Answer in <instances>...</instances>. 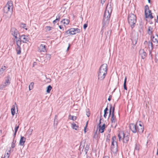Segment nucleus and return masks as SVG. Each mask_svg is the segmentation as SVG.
Returning <instances> with one entry per match:
<instances>
[{
	"mask_svg": "<svg viewBox=\"0 0 158 158\" xmlns=\"http://www.w3.org/2000/svg\"><path fill=\"white\" fill-rule=\"evenodd\" d=\"M112 4L110 2L108 3L105 11L103 18V27L108 25L110 21V18L112 11Z\"/></svg>",
	"mask_w": 158,
	"mask_h": 158,
	"instance_id": "1",
	"label": "nucleus"
},
{
	"mask_svg": "<svg viewBox=\"0 0 158 158\" xmlns=\"http://www.w3.org/2000/svg\"><path fill=\"white\" fill-rule=\"evenodd\" d=\"M130 128L134 133L137 131L139 133H142L144 130L143 124L140 121L137 122L135 125L133 123L131 124L130 125Z\"/></svg>",
	"mask_w": 158,
	"mask_h": 158,
	"instance_id": "2",
	"label": "nucleus"
},
{
	"mask_svg": "<svg viewBox=\"0 0 158 158\" xmlns=\"http://www.w3.org/2000/svg\"><path fill=\"white\" fill-rule=\"evenodd\" d=\"M107 64H104L101 65L98 75V79L99 80L102 81L104 79L107 73Z\"/></svg>",
	"mask_w": 158,
	"mask_h": 158,
	"instance_id": "3",
	"label": "nucleus"
},
{
	"mask_svg": "<svg viewBox=\"0 0 158 158\" xmlns=\"http://www.w3.org/2000/svg\"><path fill=\"white\" fill-rule=\"evenodd\" d=\"M13 4L11 1H8L3 8L4 15L8 18H10L13 10Z\"/></svg>",
	"mask_w": 158,
	"mask_h": 158,
	"instance_id": "4",
	"label": "nucleus"
},
{
	"mask_svg": "<svg viewBox=\"0 0 158 158\" xmlns=\"http://www.w3.org/2000/svg\"><path fill=\"white\" fill-rule=\"evenodd\" d=\"M118 135L119 141L123 139V143H127L129 140V135L127 133L120 132L118 133Z\"/></svg>",
	"mask_w": 158,
	"mask_h": 158,
	"instance_id": "5",
	"label": "nucleus"
},
{
	"mask_svg": "<svg viewBox=\"0 0 158 158\" xmlns=\"http://www.w3.org/2000/svg\"><path fill=\"white\" fill-rule=\"evenodd\" d=\"M128 22L132 29L135 26L136 22V17L135 15L131 13L128 16Z\"/></svg>",
	"mask_w": 158,
	"mask_h": 158,
	"instance_id": "6",
	"label": "nucleus"
},
{
	"mask_svg": "<svg viewBox=\"0 0 158 158\" xmlns=\"http://www.w3.org/2000/svg\"><path fill=\"white\" fill-rule=\"evenodd\" d=\"M115 136L112 137V141L110 147L111 151L114 153H116L118 151V145L117 142L115 141Z\"/></svg>",
	"mask_w": 158,
	"mask_h": 158,
	"instance_id": "7",
	"label": "nucleus"
},
{
	"mask_svg": "<svg viewBox=\"0 0 158 158\" xmlns=\"http://www.w3.org/2000/svg\"><path fill=\"white\" fill-rule=\"evenodd\" d=\"M145 16L146 18H150L151 19L153 18L152 15L151 11L149 9V7L148 5L145 6Z\"/></svg>",
	"mask_w": 158,
	"mask_h": 158,
	"instance_id": "8",
	"label": "nucleus"
},
{
	"mask_svg": "<svg viewBox=\"0 0 158 158\" xmlns=\"http://www.w3.org/2000/svg\"><path fill=\"white\" fill-rule=\"evenodd\" d=\"M46 45L47 44L45 42H42L41 44L38 47L39 51L40 52H46Z\"/></svg>",
	"mask_w": 158,
	"mask_h": 158,
	"instance_id": "9",
	"label": "nucleus"
},
{
	"mask_svg": "<svg viewBox=\"0 0 158 158\" xmlns=\"http://www.w3.org/2000/svg\"><path fill=\"white\" fill-rule=\"evenodd\" d=\"M10 31L11 34L15 37L16 39V37H19L20 36V34L19 31L15 28H12L11 29Z\"/></svg>",
	"mask_w": 158,
	"mask_h": 158,
	"instance_id": "10",
	"label": "nucleus"
},
{
	"mask_svg": "<svg viewBox=\"0 0 158 158\" xmlns=\"http://www.w3.org/2000/svg\"><path fill=\"white\" fill-rule=\"evenodd\" d=\"M20 39L23 43H27L29 41L28 36L24 35H20Z\"/></svg>",
	"mask_w": 158,
	"mask_h": 158,
	"instance_id": "11",
	"label": "nucleus"
},
{
	"mask_svg": "<svg viewBox=\"0 0 158 158\" xmlns=\"http://www.w3.org/2000/svg\"><path fill=\"white\" fill-rule=\"evenodd\" d=\"M11 80V78L10 75H8L5 78V82L4 83L5 85L8 86L10 83Z\"/></svg>",
	"mask_w": 158,
	"mask_h": 158,
	"instance_id": "12",
	"label": "nucleus"
},
{
	"mask_svg": "<svg viewBox=\"0 0 158 158\" xmlns=\"http://www.w3.org/2000/svg\"><path fill=\"white\" fill-rule=\"evenodd\" d=\"M139 54L143 59H144L146 56L147 54L143 49L140 50Z\"/></svg>",
	"mask_w": 158,
	"mask_h": 158,
	"instance_id": "13",
	"label": "nucleus"
},
{
	"mask_svg": "<svg viewBox=\"0 0 158 158\" xmlns=\"http://www.w3.org/2000/svg\"><path fill=\"white\" fill-rule=\"evenodd\" d=\"M151 39L152 41L155 43H158V35H152L151 36Z\"/></svg>",
	"mask_w": 158,
	"mask_h": 158,
	"instance_id": "14",
	"label": "nucleus"
},
{
	"mask_svg": "<svg viewBox=\"0 0 158 158\" xmlns=\"http://www.w3.org/2000/svg\"><path fill=\"white\" fill-rule=\"evenodd\" d=\"M101 119L100 118L99 120V131L101 133H102L104 131L105 129V124H103L102 126H101L100 124L101 123Z\"/></svg>",
	"mask_w": 158,
	"mask_h": 158,
	"instance_id": "15",
	"label": "nucleus"
},
{
	"mask_svg": "<svg viewBox=\"0 0 158 158\" xmlns=\"http://www.w3.org/2000/svg\"><path fill=\"white\" fill-rule=\"evenodd\" d=\"M16 40V43L17 47H20V45L21 44V39H20V37L19 36V37H16L15 39Z\"/></svg>",
	"mask_w": 158,
	"mask_h": 158,
	"instance_id": "16",
	"label": "nucleus"
},
{
	"mask_svg": "<svg viewBox=\"0 0 158 158\" xmlns=\"http://www.w3.org/2000/svg\"><path fill=\"white\" fill-rule=\"evenodd\" d=\"M26 139L23 136L21 137V138L19 142V144L20 145L23 146L24 145Z\"/></svg>",
	"mask_w": 158,
	"mask_h": 158,
	"instance_id": "17",
	"label": "nucleus"
},
{
	"mask_svg": "<svg viewBox=\"0 0 158 158\" xmlns=\"http://www.w3.org/2000/svg\"><path fill=\"white\" fill-rule=\"evenodd\" d=\"M111 31L110 30L107 29L105 32V35L106 36V38H110L111 34Z\"/></svg>",
	"mask_w": 158,
	"mask_h": 158,
	"instance_id": "18",
	"label": "nucleus"
},
{
	"mask_svg": "<svg viewBox=\"0 0 158 158\" xmlns=\"http://www.w3.org/2000/svg\"><path fill=\"white\" fill-rule=\"evenodd\" d=\"M148 46L149 48H150V46L151 47V50H150V53H149L150 55H151V53H152V49H153V44L152 42L151 41H149L148 42Z\"/></svg>",
	"mask_w": 158,
	"mask_h": 158,
	"instance_id": "19",
	"label": "nucleus"
},
{
	"mask_svg": "<svg viewBox=\"0 0 158 158\" xmlns=\"http://www.w3.org/2000/svg\"><path fill=\"white\" fill-rule=\"evenodd\" d=\"M153 28L151 26L148 27V33L149 35H151V36L152 35L153 33Z\"/></svg>",
	"mask_w": 158,
	"mask_h": 158,
	"instance_id": "20",
	"label": "nucleus"
},
{
	"mask_svg": "<svg viewBox=\"0 0 158 158\" xmlns=\"http://www.w3.org/2000/svg\"><path fill=\"white\" fill-rule=\"evenodd\" d=\"M75 29L74 28H71L69 29V33L70 35H75L76 34L75 32Z\"/></svg>",
	"mask_w": 158,
	"mask_h": 158,
	"instance_id": "21",
	"label": "nucleus"
},
{
	"mask_svg": "<svg viewBox=\"0 0 158 158\" xmlns=\"http://www.w3.org/2000/svg\"><path fill=\"white\" fill-rule=\"evenodd\" d=\"M72 127L73 129L76 130H78L79 128V127L78 125L74 123L72 124Z\"/></svg>",
	"mask_w": 158,
	"mask_h": 158,
	"instance_id": "22",
	"label": "nucleus"
},
{
	"mask_svg": "<svg viewBox=\"0 0 158 158\" xmlns=\"http://www.w3.org/2000/svg\"><path fill=\"white\" fill-rule=\"evenodd\" d=\"M70 21L68 19H64L61 21V23H63L64 24L67 25L69 24Z\"/></svg>",
	"mask_w": 158,
	"mask_h": 158,
	"instance_id": "23",
	"label": "nucleus"
},
{
	"mask_svg": "<svg viewBox=\"0 0 158 158\" xmlns=\"http://www.w3.org/2000/svg\"><path fill=\"white\" fill-rule=\"evenodd\" d=\"M111 125L113 127H114V128H115L116 126H117V123L116 122L115 119H113L111 120Z\"/></svg>",
	"mask_w": 158,
	"mask_h": 158,
	"instance_id": "24",
	"label": "nucleus"
},
{
	"mask_svg": "<svg viewBox=\"0 0 158 158\" xmlns=\"http://www.w3.org/2000/svg\"><path fill=\"white\" fill-rule=\"evenodd\" d=\"M127 77H125V78L124 79V84H123V87L124 89L127 90V88L126 85V82H127Z\"/></svg>",
	"mask_w": 158,
	"mask_h": 158,
	"instance_id": "25",
	"label": "nucleus"
},
{
	"mask_svg": "<svg viewBox=\"0 0 158 158\" xmlns=\"http://www.w3.org/2000/svg\"><path fill=\"white\" fill-rule=\"evenodd\" d=\"M52 87L51 85H49L47 87V90H46V92L48 93H49L50 92L51 90L52 89Z\"/></svg>",
	"mask_w": 158,
	"mask_h": 158,
	"instance_id": "26",
	"label": "nucleus"
},
{
	"mask_svg": "<svg viewBox=\"0 0 158 158\" xmlns=\"http://www.w3.org/2000/svg\"><path fill=\"white\" fill-rule=\"evenodd\" d=\"M17 54H19L21 53V48L20 47H17L16 48Z\"/></svg>",
	"mask_w": 158,
	"mask_h": 158,
	"instance_id": "27",
	"label": "nucleus"
},
{
	"mask_svg": "<svg viewBox=\"0 0 158 158\" xmlns=\"http://www.w3.org/2000/svg\"><path fill=\"white\" fill-rule=\"evenodd\" d=\"M137 39V38H135L134 39H132V43L133 45H135L136 44Z\"/></svg>",
	"mask_w": 158,
	"mask_h": 158,
	"instance_id": "28",
	"label": "nucleus"
},
{
	"mask_svg": "<svg viewBox=\"0 0 158 158\" xmlns=\"http://www.w3.org/2000/svg\"><path fill=\"white\" fill-rule=\"evenodd\" d=\"M20 26H21V27L25 29L26 30H27V29L26 27V24H25L22 23H21Z\"/></svg>",
	"mask_w": 158,
	"mask_h": 158,
	"instance_id": "29",
	"label": "nucleus"
},
{
	"mask_svg": "<svg viewBox=\"0 0 158 158\" xmlns=\"http://www.w3.org/2000/svg\"><path fill=\"white\" fill-rule=\"evenodd\" d=\"M34 83L33 82L31 83L30 85H29V89L30 90L32 89H33Z\"/></svg>",
	"mask_w": 158,
	"mask_h": 158,
	"instance_id": "30",
	"label": "nucleus"
},
{
	"mask_svg": "<svg viewBox=\"0 0 158 158\" xmlns=\"http://www.w3.org/2000/svg\"><path fill=\"white\" fill-rule=\"evenodd\" d=\"M51 55L49 54H47L46 55V58L48 60H49L51 58Z\"/></svg>",
	"mask_w": 158,
	"mask_h": 158,
	"instance_id": "31",
	"label": "nucleus"
},
{
	"mask_svg": "<svg viewBox=\"0 0 158 158\" xmlns=\"http://www.w3.org/2000/svg\"><path fill=\"white\" fill-rule=\"evenodd\" d=\"M89 146L87 144L86 145V146L85 148V152L86 153H87V152L89 150Z\"/></svg>",
	"mask_w": 158,
	"mask_h": 158,
	"instance_id": "32",
	"label": "nucleus"
},
{
	"mask_svg": "<svg viewBox=\"0 0 158 158\" xmlns=\"http://www.w3.org/2000/svg\"><path fill=\"white\" fill-rule=\"evenodd\" d=\"M5 85L4 83L3 84H2L0 86V89L2 90L4 88H5L7 86V85Z\"/></svg>",
	"mask_w": 158,
	"mask_h": 158,
	"instance_id": "33",
	"label": "nucleus"
},
{
	"mask_svg": "<svg viewBox=\"0 0 158 158\" xmlns=\"http://www.w3.org/2000/svg\"><path fill=\"white\" fill-rule=\"evenodd\" d=\"M16 141L14 140V139H13L12 143H11V148H14L15 147V143H16Z\"/></svg>",
	"mask_w": 158,
	"mask_h": 158,
	"instance_id": "34",
	"label": "nucleus"
},
{
	"mask_svg": "<svg viewBox=\"0 0 158 158\" xmlns=\"http://www.w3.org/2000/svg\"><path fill=\"white\" fill-rule=\"evenodd\" d=\"M53 28V27L50 26H47L45 27V29L46 31H50Z\"/></svg>",
	"mask_w": 158,
	"mask_h": 158,
	"instance_id": "35",
	"label": "nucleus"
},
{
	"mask_svg": "<svg viewBox=\"0 0 158 158\" xmlns=\"http://www.w3.org/2000/svg\"><path fill=\"white\" fill-rule=\"evenodd\" d=\"M33 131V129H29L27 131L29 135H31Z\"/></svg>",
	"mask_w": 158,
	"mask_h": 158,
	"instance_id": "36",
	"label": "nucleus"
},
{
	"mask_svg": "<svg viewBox=\"0 0 158 158\" xmlns=\"http://www.w3.org/2000/svg\"><path fill=\"white\" fill-rule=\"evenodd\" d=\"M109 109H104V117H105V118H106V117L107 116L106 114L107 113V111Z\"/></svg>",
	"mask_w": 158,
	"mask_h": 158,
	"instance_id": "37",
	"label": "nucleus"
},
{
	"mask_svg": "<svg viewBox=\"0 0 158 158\" xmlns=\"http://www.w3.org/2000/svg\"><path fill=\"white\" fill-rule=\"evenodd\" d=\"M60 16L61 15L60 14H58L56 16V20H57V21H59V20Z\"/></svg>",
	"mask_w": 158,
	"mask_h": 158,
	"instance_id": "38",
	"label": "nucleus"
},
{
	"mask_svg": "<svg viewBox=\"0 0 158 158\" xmlns=\"http://www.w3.org/2000/svg\"><path fill=\"white\" fill-rule=\"evenodd\" d=\"M6 69V67L5 66H4L2 68L0 69V72L2 73Z\"/></svg>",
	"mask_w": 158,
	"mask_h": 158,
	"instance_id": "39",
	"label": "nucleus"
},
{
	"mask_svg": "<svg viewBox=\"0 0 158 158\" xmlns=\"http://www.w3.org/2000/svg\"><path fill=\"white\" fill-rule=\"evenodd\" d=\"M15 107H16V109H18L17 105L15 102V103L14 105H13L12 106L11 109H15Z\"/></svg>",
	"mask_w": 158,
	"mask_h": 158,
	"instance_id": "40",
	"label": "nucleus"
},
{
	"mask_svg": "<svg viewBox=\"0 0 158 158\" xmlns=\"http://www.w3.org/2000/svg\"><path fill=\"white\" fill-rule=\"evenodd\" d=\"M10 155V152L9 151V152H7L6 154H5L4 158H5L6 157H7V158H9V157Z\"/></svg>",
	"mask_w": 158,
	"mask_h": 158,
	"instance_id": "41",
	"label": "nucleus"
},
{
	"mask_svg": "<svg viewBox=\"0 0 158 158\" xmlns=\"http://www.w3.org/2000/svg\"><path fill=\"white\" fill-rule=\"evenodd\" d=\"M114 109H112V116L111 117V120H112L115 119V118L114 117Z\"/></svg>",
	"mask_w": 158,
	"mask_h": 158,
	"instance_id": "42",
	"label": "nucleus"
},
{
	"mask_svg": "<svg viewBox=\"0 0 158 158\" xmlns=\"http://www.w3.org/2000/svg\"><path fill=\"white\" fill-rule=\"evenodd\" d=\"M69 116L70 117V116L71 117V118H70V119H71V120H75L77 119V117L76 116H71L70 115Z\"/></svg>",
	"mask_w": 158,
	"mask_h": 158,
	"instance_id": "43",
	"label": "nucleus"
},
{
	"mask_svg": "<svg viewBox=\"0 0 158 158\" xmlns=\"http://www.w3.org/2000/svg\"><path fill=\"white\" fill-rule=\"evenodd\" d=\"M102 24H103V27H102V29L101 31V33L102 34L103 33V32H104V31H103V29H104V27H106L107 25L106 26H105L104 27H103V22H102Z\"/></svg>",
	"mask_w": 158,
	"mask_h": 158,
	"instance_id": "44",
	"label": "nucleus"
},
{
	"mask_svg": "<svg viewBox=\"0 0 158 158\" xmlns=\"http://www.w3.org/2000/svg\"><path fill=\"white\" fill-rule=\"evenodd\" d=\"M86 114L87 115V116L89 117V116H90V111H89V109L88 110V111H86Z\"/></svg>",
	"mask_w": 158,
	"mask_h": 158,
	"instance_id": "45",
	"label": "nucleus"
},
{
	"mask_svg": "<svg viewBox=\"0 0 158 158\" xmlns=\"http://www.w3.org/2000/svg\"><path fill=\"white\" fill-rule=\"evenodd\" d=\"M75 32H76V33H79L80 31V29L78 28H75Z\"/></svg>",
	"mask_w": 158,
	"mask_h": 158,
	"instance_id": "46",
	"label": "nucleus"
},
{
	"mask_svg": "<svg viewBox=\"0 0 158 158\" xmlns=\"http://www.w3.org/2000/svg\"><path fill=\"white\" fill-rule=\"evenodd\" d=\"M15 109H11V114L12 115H14L15 113Z\"/></svg>",
	"mask_w": 158,
	"mask_h": 158,
	"instance_id": "47",
	"label": "nucleus"
},
{
	"mask_svg": "<svg viewBox=\"0 0 158 158\" xmlns=\"http://www.w3.org/2000/svg\"><path fill=\"white\" fill-rule=\"evenodd\" d=\"M139 145H137V144H136L135 146V150H137V151H138L139 150Z\"/></svg>",
	"mask_w": 158,
	"mask_h": 158,
	"instance_id": "48",
	"label": "nucleus"
},
{
	"mask_svg": "<svg viewBox=\"0 0 158 158\" xmlns=\"http://www.w3.org/2000/svg\"><path fill=\"white\" fill-rule=\"evenodd\" d=\"M19 128V126H16L15 128V133H16L17 132V131Z\"/></svg>",
	"mask_w": 158,
	"mask_h": 158,
	"instance_id": "49",
	"label": "nucleus"
},
{
	"mask_svg": "<svg viewBox=\"0 0 158 158\" xmlns=\"http://www.w3.org/2000/svg\"><path fill=\"white\" fill-rule=\"evenodd\" d=\"M155 57L156 61L158 62V53L156 54Z\"/></svg>",
	"mask_w": 158,
	"mask_h": 158,
	"instance_id": "50",
	"label": "nucleus"
},
{
	"mask_svg": "<svg viewBox=\"0 0 158 158\" xmlns=\"http://www.w3.org/2000/svg\"><path fill=\"white\" fill-rule=\"evenodd\" d=\"M88 26V24H85L83 25V28L84 29H85L86 27Z\"/></svg>",
	"mask_w": 158,
	"mask_h": 158,
	"instance_id": "51",
	"label": "nucleus"
},
{
	"mask_svg": "<svg viewBox=\"0 0 158 158\" xmlns=\"http://www.w3.org/2000/svg\"><path fill=\"white\" fill-rule=\"evenodd\" d=\"M111 98H112V96L111 95H110L108 99V100L109 101H110L111 99Z\"/></svg>",
	"mask_w": 158,
	"mask_h": 158,
	"instance_id": "52",
	"label": "nucleus"
},
{
	"mask_svg": "<svg viewBox=\"0 0 158 158\" xmlns=\"http://www.w3.org/2000/svg\"><path fill=\"white\" fill-rule=\"evenodd\" d=\"M106 1V0H101V2L103 5Z\"/></svg>",
	"mask_w": 158,
	"mask_h": 158,
	"instance_id": "53",
	"label": "nucleus"
},
{
	"mask_svg": "<svg viewBox=\"0 0 158 158\" xmlns=\"http://www.w3.org/2000/svg\"><path fill=\"white\" fill-rule=\"evenodd\" d=\"M46 79L48 82H50L51 81V79L50 78H46Z\"/></svg>",
	"mask_w": 158,
	"mask_h": 158,
	"instance_id": "54",
	"label": "nucleus"
},
{
	"mask_svg": "<svg viewBox=\"0 0 158 158\" xmlns=\"http://www.w3.org/2000/svg\"><path fill=\"white\" fill-rule=\"evenodd\" d=\"M88 121H87V123H86V126H85V127H84V131H85V132H86L85 129H86V127H87V124H88Z\"/></svg>",
	"mask_w": 158,
	"mask_h": 158,
	"instance_id": "55",
	"label": "nucleus"
},
{
	"mask_svg": "<svg viewBox=\"0 0 158 158\" xmlns=\"http://www.w3.org/2000/svg\"><path fill=\"white\" fill-rule=\"evenodd\" d=\"M112 112V109H110V111H109V116H110L111 115V112Z\"/></svg>",
	"mask_w": 158,
	"mask_h": 158,
	"instance_id": "56",
	"label": "nucleus"
},
{
	"mask_svg": "<svg viewBox=\"0 0 158 158\" xmlns=\"http://www.w3.org/2000/svg\"><path fill=\"white\" fill-rule=\"evenodd\" d=\"M54 124H56V125H57V121L56 122L55 119H54Z\"/></svg>",
	"mask_w": 158,
	"mask_h": 158,
	"instance_id": "57",
	"label": "nucleus"
},
{
	"mask_svg": "<svg viewBox=\"0 0 158 158\" xmlns=\"http://www.w3.org/2000/svg\"><path fill=\"white\" fill-rule=\"evenodd\" d=\"M57 21V20H56V19H55V20H54L53 21V24H55L56 23Z\"/></svg>",
	"mask_w": 158,
	"mask_h": 158,
	"instance_id": "58",
	"label": "nucleus"
},
{
	"mask_svg": "<svg viewBox=\"0 0 158 158\" xmlns=\"http://www.w3.org/2000/svg\"><path fill=\"white\" fill-rule=\"evenodd\" d=\"M70 44H69V46L67 48V51H68L69 48H70Z\"/></svg>",
	"mask_w": 158,
	"mask_h": 158,
	"instance_id": "59",
	"label": "nucleus"
},
{
	"mask_svg": "<svg viewBox=\"0 0 158 158\" xmlns=\"http://www.w3.org/2000/svg\"><path fill=\"white\" fill-rule=\"evenodd\" d=\"M59 27L60 29H61L63 28V26L62 25H60L59 26Z\"/></svg>",
	"mask_w": 158,
	"mask_h": 158,
	"instance_id": "60",
	"label": "nucleus"
},
{
	"mask_svg": "<svg viewBox=\"0 0 158 158\" xmlns=\"http://www.w3.org/2000/svg\"><path fill=\"white\" fill-rule=\"evenodd\" d=\"M69 30H68L66 31L65 32L66 33V34H69Z\"/></svg>",
	"mask_w": 158,
	"mask_h": 158,
	"instance_id": "61",
	"label": "nucleus"
},
{
	"mask_svg": "<svg viewBox=\"0 0 158 158\" xmlns=\"http://www.w3.org/2000/svg\"><path fill=\"white\" fill-rule=\"evenodd\" d=\"M156 22L158 23V15L157 16V19L156 21Z\"/></svg>",
	"mask_w": 158,
	"mask_h": 158,
	"instance_id": "62",
	"label": "nucleus"
},
{
	"mask_svg": "<svg viewBox=\"0 0 158 158\" xmlns=\"http://www.w3.org/2000/svg\"><path fill=\"white\" fill-rule=\"evenodd\" d=\"M36 62H34V63H33V66H34L35 65H36Z\"/></svg>",
	"mask_w": 158,
	"mask_h": 158,
	"instance_id": "63",
	"label": "nucleus"
},
{
	"mask_svg": "<svg viewBox=\"0 0 158 158\" xmlns=\"http://www.w3.org/2000/svg\"><path fill=\"white\" fill-rule=\"evenodd\" d=\"M147 43H148V42L146 41H145L144 42V44H147Z\"/></svg>",
	"mask_w": 158,
	"mask_h": 158,
	"instance_id": "64",
	"label": "nucleus"
}]
</instances>
